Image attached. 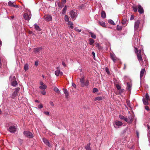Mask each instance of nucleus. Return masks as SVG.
I'll use <instances>...</instances> for the list:
<instances>
[{
  "instance_id": "1",
  "label": "nucleus",
  "mask_w": 150,
  "mask_h": 150,
  "mask_svg": "<svg viewBox=\"0 0 150 150\" xmlns=\"http://www.w3.org/2000/svg\"><path fill=\"white\" fill-rule=\"evenodd\" d=\"M81 86L82 87H88L89 85V81L88 80H85L84 77L80 79Z\"/></svg>"
},
{
  "instance_id": "2",
  "label": "nucleus",
  "mask_w": 150,
  "mask_h": 150,
  "mask_svg": "<svg viewBox=\"0 0 150 150\" xmlns=\"http://www.w3.org/2000/svg\"><path fill=\"white\" fill-rule=\"evenodd\" d=\"M69 15L72 20L74 21V20L76 18L77 14L76 12L75 11H71L69 13Z\"/></svg>"
},
{
  "instance_id": "3",
  "label": "nucleus",
  "mask_w": 150,
  "mask_h": 150,
  "mask_svg": "<svg viewBox=\"0 0 150 150\" xmlns=\"http://www.w3.org/2000/svg\"><path fill=\"white\" fill-rule=\"evenodd\" d=\"M23 134L25 137L29 138H31L33 137V135L32 133L29 131H25L23 132Z\"/></svg>"
},
{
  "instance_id": "4",
  "label": "nucleus",
  "mask_w": 150,
  "mask_h": 150,
  "mask_svg": "<svg viewBox=\"0 0 150 150\" xmlns=\"http://www.w3.org/2000/svg\"><path fill=\"white\" fill-rule=\"evenodd\" d=\"M114 126L116 128H118L119 127L121 126L122 125V122L119 121H116L114 123Z\"/></svg>"
},
{
  "instance_id": "5",
  "label": "nucleus",
  "mask_w": 150,
  "mask_h": 150,
  "mask_svg": "<svg viewBox=\"0 0 150 150\" xmlns=\"http://www.w3.org/2000/svg\"><path fill=\"white\" fill-rule=\"evenodd\" d=\"M140 23V21L138 20L135 22L134 25V31L135 32L138 28Z\"/></svg>"
},
{
  "instance_id": "6",
  "label": "nucleus",
  "mask_w": 150,
  "mask_h": 150,
  "mask_svg": "<svg viewBox=\"0 0 150 150\" xmlns=\"http://www.w3.org/2000/svg\"><path fill=\"white\" fill-rule=\"evenodd\" d=\"M31 14L30 12L29 14L27 13H25L23 15V17L24 18L27 20H29L31 18Z\"/></svg>"
},
{
  "instance_id": "7",
  "label": "nucleus",
  "mask_w": 150,
  "mask_h": 150,
  "mask_svg": "<svg viewBox=\"0 0 150 150\" xmlns=\"http://www.w3.org/2000/svg\"><path fill=\"white\" fill-rule=\"evenodd\" d=\"M110 58L113 60L114 63L116 61L118 60V59L116 57L115 55L113 54H110Z\"/></svg>"
},
{
  "instance_id": "8",
  "label": "nucleus",
  "mask_w": 150,
  "mask_h": 150,
  "mask_svg": "<svg viewBox=\"0 0 150 150\" xmlns=\"http://www.w3.org/2000/svg\"><path fill=\"white\" fill-rule=\"evenodd\" d=\"M8 130L11 133H14L16 130V128L14 126H11L9 127Z\"/></svg>"
},
{
  "instance_id": "9",
  "label": "nucleus",
  "mask_w": 150,
  "mask_h": 150,
  "mask_svg": "<svg viewBox=\"0 0 150 150\" xmlns=\"http://www.w3.org/2000/svg\"><path fill=\"white\" fill-rule=\"evenodd\" d=\"M44 143L47 145L48 147H50V144L48 141V140L45 138H43L42 139Z\"/></svg>"
},
{
  "instance_id": "10",
  "label": "nucleus",
  "mask_w": 150,
  "mask_h": 150,
  "mask_svg": "<svg viewBox=\"0 0 150 150\" xmlns=\"http://www.w3.org/2000/svg\"><path fill=\"white\" fill-rule=\"evenodd\" d=\"M133 117L131 115H130L128 116V118H127V122L129 123H131L133 121Z\"/></svg>"
},
{
  "instance_id": "11",
  "label": "nucleus",
  "mask_w": 150,
  "mask_h": 150,
  "mask_svg": "<svg viewBox=\"0 0 150 150\" xmlns=\"http://www.w3.org/2000/svg\"><path fill=\"white\" fill-rule=\"evenodd\" d=\"M138 11L140 14L142 13H144V10L143 8L141 6L139 5L138 6Z\"/></svg>"
},
{
  "instance_id": "12",
  "label": "nucleus",
  "mask_w": 150,
  "mask_h": 150,
  "mask_svg": "<svg viewBox=\"0 0 150 150\" xmlns=\"http://www.w3.org/2000/svg\"><path fill=\"white\" fill-rule=\"evenodd\" d=\"M45 19L46 21H52V17L50 15H47L45 17Z\"/></svg>"
},
{
  "instance_id": "13",
  "label": "nucleus",
  "mask_w": 150,
  "mask_h": 150,
  "mask_svg": "<svg viewBox=\"0 0 150 150\" xmlns=\"http://www.w3.org/2000/svg\"><path fill=\"white\" fill-rule=\"evenodd\" d=\"M55 74L57 76H58L59 75H62L63 74V73L60 70H57L55 71Z\"/></svg>"
},
{
  "instance_id": "14",
  "label": "nucleus",
  "mask_w": 150,
  "mask_h": 150,
  "mask_svg": "<svg viewBox=\"0 0 150 150\" xmlns=\"http://www.w3.org/2000/svg\"><path fill=\"white\" fill-rule=\"evenodd\" d=\"M104 98V97L103 96H98L95 98L94 100L95 101H100L103 100Z\"/></svg>"
},
{
  "instance_id": "15",
  "label": "nucleus",
  "mask_w": 150,
  "mask_h": 150,
  "mask_svg": "<svg viewBox=\"0 0 150 150\" xmlns=\"http://www.w3.org/2000/svg\"><path fill=\"white\" fill-rule=\"evenodd\" d=\"M145 71V69H143L141 71L140 75V79L142 78L143 75Z\"/></svg>"
},
{
  "instance_id": "16",
  "label": "nucleus",
  "mask_w": 150,
  "mask_h": 150,
  "mask_svg": "<svg viewBox=\"0 0 150 150\" xmlns=\"http://www.w3.org/2000/svg\"><path fill=\"white\" fill-rule=\"evenodd\" d=\"M98 23L102 27L104 28L106 27V25L105 24V23L103 21H98Z\"/></svg>"
},
{
  "instance_id": "17",
  "label": "nucleus",
  "mask_w": 150,
  "mask_h": 150,
  "mask_svg": "<svg viewBox=\"0 0 150 150\" xmlns=\"http://www.w3.org/2000/svg\"><path fill=\"white\" fill-rule=\"evenodd\" d=\"M119 117L122 120L127 122V117H125L121 115H119Z\"/></svg>"
},
{
  "instance_id": "18",
  "label": "nucleus",
  "mask_w": 150,
  "mask_h": 150,
  "mask_svg": "<svg viewBox=\"0 0 150 150\" xmlns=\"http://www.w3.org/2000/svg\"><path fill=\"white\" fill-rule=\"evenodd\" d=\"M39 88L40 89L43 91H44L45 89H46V88H47V86H46V85L45 84L43 85L40 86H39Z\"/></svg>"
},
{
  "instance_id": "19",
  "label": "nucleus",
  "mask_w": 150,
  "mask_h": 150,
  "mask_svg": "<svg viewBox=\"0 0 150 150\" xmlns=\"http://www.w3.org/2000/svg\"><path fill=\"white\" fill-rule=\"evenodd\" d=\"M66 2V0H62V5H61L60 3L59 4H58L59 6L60 7L62 8L63 6H64V5H63V4H65Z\"/></svg>"
},
{
  "instance_id": "20",
  "label": "nucleus",
  "mask_w": 150,
  "mask_h": 150,
  "mask_svg": "<svg viewBox=\"0 0 150 150\" xmlns=\"http://www.w3.org/2000/svg\"><path fill=\"white\" fill-rule=\"evenodd\" d=\"M67 24L69 26L70 28L72 29L74 28L73 24L71 21H68Z\"/></svg>"
},
{
  "instance_id": "21",
  "label": "nucleus",
  "mask_w": 150,
  "mask_h": 150,
  "mask_svg": "<svg viewBox=\"0 0 150 150\" xmlns=\"http://www.w3.org/2000/svg\"><path fill=\"white\" fill-rule=\"evenodd\" d=\"M127 90H129V91H130L131 89L132 86L131 84L129 83H127Z\"/></svg>"
},
{
  "instance_id": "22",
  "label": "nucleus",
  "mask_w": 150,
  "mask_h": 150,
  "mask_svg": "<svg viewBox=\"0 0 150 150\" xmlns=\"http://www.w3.org/2000/svg\"><path fill=\"white\" fill-rule=\"evenodd\" d=\"M42 48L41 47H39L35 48L34 49V51L35 53H39V51L42 50Z\"/></svg>"
},
{
  "instance_id": "23",
  "label": "nucleus",
  "mask_w": 150,
  "mask_h": 150,
  "mask_svg": "<svg viewBox=\"0 0 150 150\" xmlns=\"http://www.w3.org/2000/svg\"><path fill=\"white\" fill-rule=\"evenodd\" d=\"M88 33L90 34L91 37L93 39H95L96 38V35L94 33L91 31L89 32Z\"/></svg>"
},
{
  "instance_id": "24",
  "label": "nucleus",
  "mask_w": 150,
  "mask_h": 150,
  "mask_svg": "<svg viewBox=\"0 0 150 150\" xmlns=\"http://www.w3.org/2000/svg\"><path fill=\"white\" fill-rule=\"evenodd\" d=\"M137 55L138 59L139 61L140 62L142 61V57L141 54H139L138 53H137Z\"/></svg>"
},
{
  "instance_id": "25",
  "label": "nucleus",
  "mask_w": 150,
  "mask_h": 150,
  "mask_svg": "<svg viewBox=\"0 0 150 150\" xmlns=\"http://www.w3.org/2000/svg\"><path fill=\"white\" fill-rule=\"evenodd\" d=\"M149 100H147L146 99H145L144 98L143 99V101L144 103V104L145 105H148L149 104V103L148 102V101Z\"/></svg>"
},
{
  "instance_id": "26",
  "label": "nucleus",
  "mask_w": 150,
  "mask_h": 150,
  "mask_svg": "<svg viewBox=\"0 0 150 150\" xmlns=\"http://www.w3.org/2000/svg\"><path fill=\"white\" fill-rule=\"evenodd\" d=\"M101 16L103 18L106 17V13L104 11H102L101 13Z\"/></svg>"
},
{
  "instance_id": "27",
  "label": "nucleus",
  "mask_w": 150,
  "mask_h": 150,
  "mask_svg": "<svg viewBox=\"0 0 150 150\" xmlns=\"http://www.w3.org/2000/svg\"><path fill=\"white\" fill-rule=\"evenodd\" d=\"M11 84L13 86H16L17 85V82L16 80H15L11 82Z\"/></svg>"
},
{
  "instance_id": "28",
  "label": "nucleus",
  "mask_w": 150,
  "mask_h": 150,
  "mask_svg": "<svg viewBox=\"0 0 150 150\" xmlns=\"http://www.w3.org/2000/svg\"><path fill=\"white\" fill-rule=\"evenodd\" d=\"M91 144L90 143L88 144L85 147L86 150H91L90 148Z\"/></svg>"
},
{
  "instance_id": "29",
  "label": "nucleus",
  "mask_w": 150,
  "mask_h": 150,
  "mask_svg": "<svg viewBox=\"0 0 150 150\" xmlns=\"http://www.w3.org/2000/svg\"><path fill=\"white\" fill-rule=\"evenodd\" d=\"M14 1H9L8 4V6L13 7V6L14 4Z\"/></svg>"
},
{
  "instance_id": "30",
  "label": "nucleus",
  "mask_w": 150,
  "mask_h": 150,
  "mask_svg": "<svg viewBox=\"0 0 150 150\" xmlns=\"http://www.w3.org/2000/svg\"><path fill=\"white\" fill-rule=\"evenodd\" d=\"M35 29L37 30L40 31V29L39 26L36 24H34Z\"/></svg>"
},
{
  "instance_id": "31",
  "label": "nucleus",
  "mask_w": 150,
  "mask_h": 150,
  "mask_svg": "<svg viewBox=\"0 0 150 150\" xmlns=\"http://www.w3.org/2000/svg\"><path fill=\"white\" fill-rule=\"evenodd\" d=\"M89 44L91 45H93L95 42L94 40L92 38L89 39Z\"/></svg>"
},
{
  "instance_id": "32",
  "label": "nucleus",
  "mask_w": 150,
  "mask_h": 150,
  "mask_svg": "<svg viewBox=\"0 0 150 150\" xmlns=\"http://www.w3.org/2000/svg\"><path fill=\"white\" fill-rule=\"evenodd\" d=\"M127 22V19L126 18H124L122 21V24L123 25L126 24Z\"/></svg>"
},
{
  "instance_id": "33",
  "label": "nucleus",
  "mask_w": 150,
  "mask_h": 150,
  "mask_svg": "<svg viewBox=\"0 0 150 150\" xmlns=\"http://www.w3.org/2000/svg\"><path fill=\"white\" fill-rule=\"evenodd\" d=\"M67 10V6H65L62 10V14H64L66 12Z\"/></svg>"
},
{
  "instance_id": "34",
  "label": "nucleus",
  "mask_w": 150,
  "mask_h": 150,
  "mask_svg": "<svg viewBox=\"0 0 150 150\" xmlns=\"http://www.w3.org/2000/svg\"><path fill=\"white\" fill-rule=\"evenodd\" d=\"M64 20L66 22L69 21V18L68 17V16L67 15H65L64 17Z\"/></svg>"
},
{
  "instance_id": "35",
  "label": "nucleus",
  "mask_w": 150,
  "mask_h": 150,
  "mask_svg": "<svg viewBox=\"0 0 150 150\" xmlns=\"http://www.w3.org/2000/svg\"><path fill=\"white\" fill-rule=\"evenodd\" d=\"M24 69L25 71H26L28 69V64H26L24 67Z\"/></svg>"
},
{
  "instance_id": "36",
  "label": "nucleus",
  "mask_w": 150,
  "mask_h": 150,
  "mask_svg": "<svg viewBox=\"0 0 150 150\" xmlns=\"http://www.w3.org/2000/svg\"><path fill=\"white\" fill-rule=\"evenodd\" d=\"M108 22L109 23L113 25H115V23L114 22V21L110 19L109 20Z\"/></svg>"
},
{
  "instance_id": "37",
  "label": "nucleus",
  "mask_w": 150,
  "mask_h": 150,
  "mask_svg": "<svg viewBox=\"0 0 150 150\" xmlns=\"http://www.w3.org/2000/svg\"><path fill=\"white\" fill-rule=\"evenodd\" d=\"M18 93L14 91L12 95V98H14L17 95Z\"/></svg>"
},
{
  "instance_id": "38",
  "label": "nucleus",
  "mask_w": 150,
  "mask_h": 150,
  "mask_svg": "<svg viewBox=\"0 0 150 150\" xmlns=\"http://www.w3.org/2000/svg\"><path fill=\"white\" fill-rule=\"evenodd\" d=\"M117 29L118 30H121L122 29V27L117 25Z\"/></svg>"
},
{
  "instance_id": "39",
  "label": "nucleus",
  "mask_w": 150,
  "mask_h": 150,
  "mask_svg": "<svg viewBox=\"0 0 150 150\" xmlns=\"http://www.w3.org/2000/svg\"><path fill=\"white\" fill-rule=\"evenodd\" d=\"M54 90L57 93H60V91H59L57 87H55L54 88Z\"/></svg>"
},
{
  "instance_id": "40",
  "label": "nucleus",
  "mask_w": 150,
  "mask_h": 150,
  "mask_svg": "<svg viewBox=\"0 0 150 150\" xmlns=\"http://www.w3.org/2000/svg\"><path fill=\"white\" fill-rule=\"evenodd\" d=\"M145 97L146 99L147 100H150V98L149 97V96L148 93H146L145 95Z\"/></svg>"
},
{
  "instance_id": "41",
  "label": "nucleus",
  "mask_w": 150,
  "mask_h": 150,
  "mask_svg": "<svg viewBox=\"0 0 150 150\" xmlns=\"http://www.w3.org/2000/svg\"><path fill=\"white\" fill-rule=\"evenodd\" d=\"M74 30L78 32H80L81 31V29H78L77 27L75 28H74Z\"/></svg>"
},
{
  "instance_id": "42",
  "label": "nucleus",
  "mask_w": 150,
  "mask_h": 150,
  "mask_svg": "<svg viewBox=\"0 0 150 150\" xmlns=\"http://www.w3.org/2000/svg\"><path fill=\"white\" fill-rule=\"evenodd\" d=\"M98 91V89L96 88H94L93 89V92L96 93Z\"/></svg>"
},
{
  "instance_id": "43",
  "label": "nucleus",
  "mask_w": 150,
  "mask_h": 150,
  "mask_svg": "<svg viewBox=\"0 0 150 150\" xmlns=\"http://www.w3.org/2000/svg\"><path fill=\"white\" fill-rule=\"evenodd\" d=\"M96 47L98 49H100V47L99 44L98 43H96Z\"/></svg>"
},
{
  "instance_id": "44",
  "label": "nucleus",
  "mask_w": 150,
  "mask_h": 150,
  "mask_svg": "<svg viewBox=\"0 0 150 150\" xmlns=\"http://www.w3.org/2000/svg\"><path fill=\"white\" fill-rule=\"evenodd\" d=\"M133 9L134 10V11L135 12H136L137 11V7H133Z\"/></svg>"
},
{
  "instance_id": "45",
  "label": "nucleus",
  "mask_w": 150,
  "mask_h": 150,
  "mask_svg": "<svg viewBox=\"0 0 150 150\" xmlns=\"http://www.w3.org/2000/svg\"><path fill=\"white\" fill-rule=\"evenodd\" d=\"M44 113L47 115H50L49 112L48 111H45L44 112Z\"/></svg>"
},
{
  "instance_id": "46",
  "label": "nucleus",
  "mask_w": 150,
  "mask_h": 150,
  "mask_svg": "<svg viewBox=\"0 0 150 150\" xmlns=\"http://www.w3.org/2000/svg\"><path fill=\"white\" fill-rule=\"evenodd\" d=\"M117 89L118 90H119L121 88L120 86L118 84H117L116 86Z\"/></svg>"
},
{
  "instance_id": "47",
  "label": "nucleus",
  "mask_w": 150,
  "mask_h": 150,
  "mask_svg": "<svg viewBox=\"0 0 150 150\" xmlns=\"http://www.w3.org/2000/svg\"><path fill=\"white\" fill-rule=\"evenodd\" d=\"M127 103L128 105L130 107V101L129 100H127Z\"/></svg>"
},
{
  "instance_id": "48",
  "label": "nucleus",
  "mask_w": 150,
  "mask_h": 150,
  "mask_svg": "<svg viewBox=\"0 0 150 150\" xmlns=\"http://www.w3.org/2000/svg\"><path fill=\"white\" fill-rule=\"evenodd\" d=\"M43 108V106L42 104H40L38 106V108L39 109L42 108Z\"/></svg>"
},
{
  "instance_id": "49",
  "label": "nucleus",
  "mask_w": 150,
  "mask_h": 150,
  "mask_svg": "<svg viewBox=\"0 0 150 150\" xmlns=\"http://www.w3.org/2000/svg\"><path fill=\"white\" fill-rule=\"evenodd\" d=\"M147 127L148 131L150 132V126L149 125H147Z\"/></svg>"
},
{
  "instance_id": "50",
  "label": "nucleus",
  "mask_w": 150,
  "mask_h": 150,
  "mask_svg": "<svg viewBox=\"0 0 150 150\" xmlns=\"http://www.w3.org/2000/svg\"><path fill=\"white\" fill-rule=\"evenodd\" d=\"M46 93V92L44 91H41V93L43 95H45Z\"/></svg>"
},
{
  "instance_id": "51",
  "label": "nucleus",
  "mask_w": 150,
  "mask_h": 150,
  "mask_svg": "<svg viewBox=\"0 0 150 150\" xmlns=\"http://www.w3.org/2000/svg\"><path fill=\"white\" fill-rule=\"evenodd\" d=\"M105 70L108 74H109V69H108V68L106 67L105 68Z\"/></svg>"
},
{
  "instance_id": "52",
  "label": "nucleus",
  "mask_w": 150,
  "mask_h": 150,
  "mask_svg": "<svg viewBox=\"0 0 150 150\" xmlns=\"http://www.w3.org/2000/svg\"><path fill=\"white\" fill-rule=\"evenodd\" d=\"M72 86L74 88H76V85L74 83H72Z\"/></svg>"
},
{
  "instance_id": "53",
  "label": "nucleus",
  "mask_w": 150,
  "mask_h": 150,
  "mask_svg": "<svg viewBox=\"0 0 150 150\" xmlns=\"http://www.w3.org/2000/svg\"><path fill=\"white\" fill-rule=\"evenodd\" d=\"M19 89H20L19 88H16L15 90L14 91L18 93V92L19 91Z\"/></svg>"
},
{
  "instance_id": "54",
  "label": "nucleus",
  "mask_w": 150,
  "mask_h": 150,
  "mask_svg": "<svg viewBox=\"0 0 150 150\" xmlns=\"http://www.w3.org/2000/svg\"><path fill=\"white\" fill-rule=\"evenodd\" d=\"M39 84H40V86H42V85H45V84H44L43 82L42 81H40L39 82Z\"/></svg>"
},
{
  "instance_id": "55",
  "label": "nucleus",
  "mask_w": 150,
  "mask_h": 150,
  "mask_svg": "<svg viewBox=\"0 0 150 150\" xmlns=\"http://www.w3.org/2000/svg\"><path fill=\"white\" fill-rule=\"evenodd\" d=\"M145 109L146 110L148 111L149 110V107L148 106H146L145 107Z\"/></svg>"
},
{
  "instance_id": "56",
  "label": "nucleus",
  "mask_w": 150,
  "mask_h": 150,
  "mask_svg": "<svg viewBox=\"0 0 150 150\" xmlns=\"http://www.w3.org/2000/svg\"><path fill=\"white\" fill-rule=\"evenodd\" d=\"M64 92L65 94L67 93H68L67 91V89H64Z\"/></svg>"
},
{
  "instance_id": "57",
  "label": "nucleus",
  "mask_w": 150,
  "mask_h": 150,
  "mask_svg": "<svg viewBox=\"0 0 150 150\" xmlns=\"http://www.w3.org/2000/svg\"><path fill=\"white\" fill-rule=\"evenodd\" d=\"M92 54L93 55V58L94 59L95 57V52H92Z\"/></svg>"
},
{
  "instance_id": "58",
  "label": "nucleus",
  "mask_w": 150,
  "mask_h": 150,
  "mask_svg": "<svg viewBox=\"0 0 150 150\" xmlns=\"http://www.w3.org/2000/svg\"><path fill=\"white\" fill-rule=\"evenodd\" d=\"M134 18V16L133 15H131V17H130V20H133Z\"/></svg>"
},
{
  "instance_id": "59",
  "label": "nucleus",
  "mask_w": 150,
  "mask_h": 150,
  "mask_svg": "<svg viewBox=\"0 0 150 150\" xmlns=\"http://www.w3.org/2000/svg\"><path fill=\"white\" fill-rule=\"evenodd\" d=\"M50 105L52 106H53L54 105V103H53L52 102V101H50Z\"/></svg>"
},
{
  "instance_id": "60",
  "label": "nucleus",
  "mask_w": 150,
  "mask_h": 150,
  "mask_svg": "<svg viewBox=\"0 0 150 150\" xmlns=\"http://www.w3.org/2000/svg\"><path fill=\"white\" fill-rule=\"evenodd\" d=\"M35 65L36 66H38V62L37 61H35Z\"/></svg>"
},
{
  "instance_id": "61",
  "label": "nucleus",
  "mask_w": 150,
  "mask_h": 150,
  "mask_svg": "<svg viewBox=\"0 0 150 150\" xmlns=\"http://www.w3.org/2000/svg\"><path fill=\"white\" fill-rule=\"evenodd\" d=\"M13 7H14L16 8H18V5H15L14 4Z\"/></svg>"
},
{
  "instance_id": "62",
  "label": "nucleus",
  "mask_w": 150,
  "mask_h": 150,
  "mask_svg": "<svg viewBox=\"0 0 150 150\" xmlns=\"http://www.w3.org/2000/svg\"><path fill=\"white\" fill-rule=\"evenodd\" d=\"M137 53H138L139 54H141V50H139L138 52Z\"/></svg>"
},
{
  "instance_id": "63",
  "label": "nucleus",
  "mask_w": 150,
  "mask_h": 150,
  "mask_svg": "<svg viewBox=\"0 0 150 150\" xmlns=\"http://www.w3.org/2000/svg\"><path fill=\"white\" fill-rule=\"evenodd\" d=\"M65 95L66 97V98H67L68 97V95H69L68 93H67L65 94Z\"/></svg>"
},
{
  "instance_id": "64",
  "label": "nucleus",
  "mask_w": 150,
  "mask_h": 150,
  "mask_svg": "<svg viewBox=\"0 0 150 150\" xmlns=\"http://www.w3.org/2000/svg\"><path fill=\"white\" fill-rule=\"evenodd\" d=\"M83 7V5H82L81 6H79V8H82V7Z\"/></svg>"
}]
</instances>
